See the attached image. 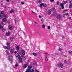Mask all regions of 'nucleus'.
Wrapping results in <instances>:
<instances>
[{"instance_id":"1","label":"nucleus","mask_w":72,"mask_h":72,"mask_svg":"<svg viewBox=\"0 0 72 72\" xmlns=\"http://www.w3.org/2000/svg\"><path fill=\"white\" fill-rule=\"evenodd\" d=\"M17 56H18V57H19V56L20 55V53H17ZM18 57V59H19L18 62L19 63H21L22 62V57Z\"/></svg>"},{"instance_id":"2","label":"nucleus","mask_w":72,"mask_h":72,"mask_svg":"<svg viewBox=\"0 0 72 72\" xmlns=\"http://www.w3.org/2000/svg\"><path fill=\"white\" fill-rule=\"evenodd\" d=\"M21 55L22 56L21 57L23 58L25 55V51L24 50H21Z\"/></svg>"},{"instance_id":"3","label":"nucleus","mask_w":72,"mask_h":72,"mask_svg":"<svg viewBox=\"0 0 72 72\" xmlns=\"http://www.w3.org/2000/svg\"><path fill=\"white\" fill-rule=\"evenodd\" d=\"M6 18H7V15H6L3 16V22H5L6 21Z\"/></svg>"},{"instance_id":"4","label":"nucleus","mask_w":72,"mask_h":72,"mask_svg":"<svg viewBox=\"0 0 72 72\" xmlns=\"http://www.w3.org/2000/svg\"><path fill=\"white\" fill-rule=\"evenodd\" d=\"M34 71L33 69H29L26 70V72H34Z\"/></svg>"},{"instance_id":"5","label":"nucleus","mask_w":72,"mask_h":72,"mask_svg":"<svg viewBox=\"0 0 72 72\" xmlns=\"http://www.w3.org/2000/svg\"><path fill=\"white\" fill-rule=\"evenodd\" d=\"M58 66L59 68H62L63 67V65L61 63H60L58 64Z\"/></svg>"},{"instance_id":"6","label":"nucleus","mask_w":72,"mask_h":72,"mask_svg":"<svg viewBox=\"0 0 72 72\" xmlns=\"http://www.w3.org/2000/svg\"><path fill=\"white\" fill-rule=\"evenodd\" d=\"M4 49H8V50H9V49H10V47L8 46H6L4 47Z\"/></svg>"},{"instance_id":"7","label":"nucleus","mask_w":72,"mask_h":72,"mask_svg":"<svg viewBox=\"0 0 72 72\" xmlns=\"http://www.w3.org/2000/svg\"><path fill=\"white\" fill-rule=\"evenodd\" d=\"M72 0H71L70 1V4H69V8H72Z\"/></svg>"},{"instance_id":"8","label":"nucleus","mask_w":72,"mask_h":72,"mask_svg":"<svg viewBox=\"0 0 72 72\" xmlns=\"http://www.w3.org/2000/svg\"><path fill=\"white\" fill-rule=\"evenodd\" d=\"M10 52L12 54H13V53H14V50L13 49H11L10 50Z\"/></svg>"},{"instance_id":"9","label":"nucleus","mask_w":72,"mask_h":72,"mask_svg":"<svg viewBox=\"0 0 72 72\" xmlns=\"http://www.w3.org/2000/svg\"><path fill=\"white\" fill-rule=\"evenodd\" d=\"M47 13L48 14V15L51 14V11L50 10H48L47 11Z\"/></svg>"},{"instance_id":"10","label":"nucleus","mask_w":72,"mask_h":72,"mask_svg":"<svg viewBox=\"0 0 72 72\" xmlns=\"http://www.w3.org/2000/svg\"><path fill=\"white\" fill-rule=\"evenodd\" d=\"M8 30H12V26H8Z\"/></svg>"},{"instance_id":"11","label":"nucleus","mask_w":72,"mask_h":72,"mask_svg":"<svg viewBox=\"0 0 72 72\" xmlns=\"http://www.w3.org/2000/svg\"><path fill=\"white\" fill-rule=\"evenodd\" d=\"M45 60L46 62H48V58L47 56H45Z\"/></svg>"},{"instance_id":"12","label":"nucleus","mask_w":72,"mask_h":72,"mask_svg":"<svg viewBox=\"0 0 72 72\" xmlns=\"http://www.w3.org/2000/svg\"><path fill=\"white\" fill-rule=\"evenodd\" d=\"M61 17H62V16H61V15H59L57 16V18L58 19H60Z\"/></svg>"},{"instance_id":"13","label":"nucleus","mask_w":72,"mask_h":72,"mask_svg":"<svg viewBox=\"0 0 72 72\" xmlns=\"http://www.w3.org/2000/svg\"><path fill=\"white\" fill-rule=\"evenodd\" d=\"M17 50H19V49H20V47L19 46H17L16 48Z\"/></svg>"},{"instance_id":"14","label":"nucleus","mask_w":72,"mask_h":72,"mask_svg":"<svg viewBox=\"0 0 72 72\" xmlns=\"http://www.w3.org/2000/svg\"><path fill=\"white\" fill-rule=\"evenodd\" d=\"M27 67V65L26 64H25L24 66H23V67L24 68H26V67Z\"/></svg>"},{"instance_id":"15","label":"nucleus","mask_w":72,"mask_h":72,"mask_svg":"<svg viewBox=\"0 0 72 72\" xmlns=\"http://www.w3.org/2000/svg\"><path fill=\"white\" fill-rule=\"evenodd\" d=\"M60 6H61L62 9H63L64 8V7H63V5L62 4H60Z\"/></svg>"},{"instance_id":"16","label":"nucleus","mask_w":72,"mask_h":72,"mask_svg":"<svg viewBox=\"0 0 72 72\" xmlns=\"http://www.w3.org/2000/svg\"><path fill=\"white\" fill-rule=\"evenodd\" d=\"M10 32H8L6 33V35L7 36H8V35H9V34H10Z\"/></svg>"},{"instance_id":"17","label":"nucleus","mask_w":72,"mask_h":72,"mask_svg":"<svg viewBox=\"0 0 72 72\" xmlns=\"http://www.w3.org/2000/svg\"><path fill=\"white\" fill-rule=\"evenodd\" d=\"M33 55H34V56H37V54H36V53H33Z\"/></svg>"},{"instance_id":"18","label":"nucleus","mask_w":72,"mask_h":72,"mask_svg":"<svg viewBox=\"0 0 72 72\" xmlns=\"http://www.w3.org/2000/svg\"><path fill=\"white\" fill-rule=\"evenodd\" d=\"M63 4H66V3H67V2L66 1H63Z\"/></svg>"},{"instance_id":"19","label":"nucleus","mask_w":72,"mask_h":72,"mask_svg":"<svg viewBox=\"0 0 72 72\" xmlns=\"http://www.w3.org/2000/svg\"><path fill=\"white\" fill-rule=\"evenodd\" d=\"M6 53L7 55H9V53L8 51H6Z\"/></svg>"},{"instance_id":"20","label":"nucleus","mask_w":72,"mask_h":72,"mask_svg":"<svg viewBox=\"0 0 72 72\" xmlns=\"http://www.w3.org/2000/svg\"><path fill=\"white\" fill-rule=\"evenodd\" d=\"M14 12V9H12L11 10V11L10 12V13L11 14V13H13Z\"/></svg>"},{"instance_id":"21","label":"nucleus","mask_w":72,"mask_h":72,"mask_svg":"<svg viewBox=\"0 0 72 72\" xmlns=\"http://www.w3.org/2000/svg\"><path fill=\"white\" fill-rule=\"evenodd\" d=\"M44 19L43 18H42L41 20V22L42 23H43L44 22Z\"/></svg>"},{"instance_id":"22","label":"nucleus","mask_w":72,"mask_h":72,"mask_svg":"<svg viewBox=\"0 0 72 72\" xmlns=\"http://www.w3.org/2000/svg\"><path fill=\"white\" fill-rule=\"evenodd\" d=\"M43 6L44 7H46V4H43Z\"/></svg>"},{"instance_id":"23","label":"nucleus","mask_w":72,"mask_h":72,"mask_svg":"<svg viewBox=\"0 0 72 72\" xmlns=\"http://www.w3.org/2000/svg\"><path fill=\"white\" fill-rule=\"evenodd\" d=\"M8 60H9L10 61V63H12V59H10V58H9L8 59Z\"/></svg>"},{"instance_id":"24","label":"nucleus","mask_w":72,"mask_h":72,"mask_svg":"<svg viewBox=\"0 0 72 72\" xmlns=\"http://www.w3.org/2000/svg\"><path fill=\"white\" fill-rule=\"evenodd\" d=\"M14 39V37H11L10 38V40H13Z\"/></svg>"},{"instance_id":"25","label":"nucleus","mask_w":72,"mask_h":72,"mask_svg":"<svg viewBox=\"0 0 72 72\" xmlns=\"http://www.w3.org/2000/svg\"><path fill=\"white\" fill-rule=\"evenodd\" d=\"M42 28H45V25L44 24L42 25Z\"/></svg>"},{"instance_id":"26","label":"nucleus","mask_w":72,"mask_h":72,"mask_svg":"<svg viewBox=\"0 0 72 72\" xmlns=\"http://www.w3.org/2000/svg\"><path fill=\"white\" fill-rule=\"evenodd\" d=\"M28 68H29V69H30V68H32V66H29L28 67Z\"/></svg>"},{"instance_id":"27","label":"nucleus","mask_w":72,"mask_h":72,"mask_svg":"<svg viewBox=\"0 0 72 72\" xmlns=\"http://www.w3.org/2000/svg\"><path fill=\"white\" fill-rule=\"evenodd\" d=\"M1 14H3V15H4V11H2L1 12Z\"/></svg>"},{"instance_id":"28","label":"nucleus","mask_w":72,"mask_h":72,"mask_svg":"<svg viewBox=\"0 0 72 72\" xmlns=\"http://www.w3.org/2000/svg\"><path fill=\"white\" fill-rule=\"evenodd\" d=\"M18 63H17L16 64L15 66V67H18Z\"/></svg>"},{"instance_id":"29","label":"nucleus","mask_w":72,"mask_h":72,"mask_svg":"<svg viewBox=\"0 0 72 72\" xmlns=\"http://www.w3.org/2000/svg\"><path fill=\"white\" fill-rule=\"evenodd\" d=\"M38 3H41V0H38Z\"/></svg>"},{"instance_id":"30","label":"nucleus","mask_w":72,"mask_h":72,"mask_svg":"<svg viewBox=\"0 0 72 72\" xmlns=\"http://www.w3.org/2000/svg\"><path fill=\"white\" fill-rule=\"evenodd\" d=\"M32 13L33 14H35V15L36 14V13L35 12L33 11H32Z\"/></svg>"},{"instance_id":"31","label":"nucleus","mask_w":72,"mask_h":72,"mask_svg":"<svg viewBox=\"0 0 72 72\" xmlns=\"http://www.w3.org/2000/svg\"><path fill=\"white\" fill-rule=\"evenodd\" d=\"M67 11L68 10H64V13H66V12H67Z\"/></svg>"},{"instance_id":"32","label":"nucleus","mask_w":72,"mask_h":72,"mask_svg":"<svg viewBox=\"0 0 72 72\" xmlns=\"http://www.w3.org/2000/svg\"><path fill=\"white\" fill-rule=\"evenodd\" d=\"M56 3H57V5H59V2L57 1V2H56Z\"/></svg>"},{"instance_id":"33","label":"nucleus","mask_w":72,"mask_h":72,"mask_svg":"<svg viewBox=\"0 0 72 72\" xmlns=\"http://www.w3.org/2000/svg\"><path fill=\"white\" fill-rule=\"evenodd\" d=\"M43 4L42 3V4H40V6L41 7H42V6H43Z\"/></svg>"},{"instance_id":"34","label":"nucleus","mask_w":72,"mask_h":72,"mask_svg":"<svg viewBox=\"0 0 72 72\" xmlns=\"http://www.w3.org/2000/svg\"><path fill=\"white\" fill-rule=\"evenodd\" d=\"M58 50H59V51H61V50H62V48H59L58 49Z\"/></svg>"},{"instance_id":"35","label":"nucleus","mask_w":72,"mask_h":72,"mask_svg":"<svg viewBox=\"0 0 72 72\" xmlns=\"http://www.w3.org/2000/svg\"><path fill=\"white\" fill-rule=\"evenodd\" d=\"M50 1H51V2H54V0H50Z\"/></svg>"},{"instance_id":"36","label":"nucleus","mask_w":72,"mask_h":72,"mask_svg":"<svg viewBox=\"0 0 72 72\" xmlns=\"http://www.w3.org/2000/svg\"><path fill=\"white\" fill-rule=\"evenodd\" d=\"M15 23H17V22H18V20L16 19L15 20Z\"/></svg>"},{"instance_id":"37","label":"nucleus","mask_w":72,"mask_h":72,"mask_svg":"<svg viewBox=\"0 0 72 72\" xmlns=\"http://www.w3.org/2000/svg\"><path fill=\"white\" fill-rule=\"evenodd\" d=\"M7 46H8V45H10V43L8 42L7 44Z\"/></svg>"},{"instance_id":"38","label":"nucleus","mask_w":72,"mask_h":72,"mask_svg":"<svg viewBox=\"0 0 72 72\" xmlns=\"http://www.w3.org/2000/svg\"><path fill=\"white\" fill-rule=\"evenodd\" d=\"M3 26L1 25H0V29H1V28H2Z\"/></svg>"},{"instance_id":"39","label":"nucleus","mask_w":72,"mask_h":72,"mask_svg":"<svg viewBox=\"0 0 72 72\" xmlns=\"http://www.w3.org/2000/svg\"><path fill=\"white\" fill-rule=\"evenodd\" d=\"M68 19L71 20V17H68Z\"/></svg>"},{"instance_id":"40","label":"nucleus","mask_w":72,"mask_h":72,"mask_svg":"<svg viewBox=\"0 0 72 72\" xmlns=\"http://www.w3.org/2000/svg\"><path fill=\"white\" fill-rule=\"evenodd\" d=\"M21 4L22 5H23V4H24V2H22L21 3Z\"/></svg>"},{"instance_id":"41","label":"nucleus","mask_w":72,"mask_h":72,"mask_svg":"<svg viewBox=\"0 0 72 72\" xmlns=\"http://www.w3.org/2000/svg\"><path fill=\"white\" fill-rule=\"evenodd\" d=\"M34 22L35 24H36V23L37 24V22H35V21Z\"/></svg>"},{"instance_id":"42","label":"nucleus","mask_w":72,"mask_h":72,"mask_svg":"<svg viewBox=\"0 0 72 72\" xmlns=\"http://www.w3.org/2000/svg\"><path fill=\"white\" fill-rule=\"evenodd\" d=\"M62 39H64L65 37H64V36H62Z\"/></svg>"},{"instance_id":"43","label":"nucleus","mask_w":72,"mask_h":72,"mask_svg":"<svg viewBox=\"0 0 72 72\" xmlns=\"http://www.w3.org/2000/svg\"><path fill=\"white\" fill-rule=\"evenodd\" d=\"M47 28H48V29H49V30H50V26H48L47 27Z\"/></svg>"},{"instance_id":"44","label":"nucleus","mask_w":72,"mask_h":72,"mask_svg":"<svg viewBox=\"0 0 72 72\" xmlns=\"http://www.w3.org/2000/svg\"><path fill=\"white\" fill-rule=\"evenodd\" d=\"M72 52V51H69V54H70V53H71Z\"/></svg>"},{"instance_id":"45","label":"nucleus","mask_w":72,"mask_h":72,"mask_svg":"<svg viewBox=\"0 0 72 72\" xmlns=\"http://www.w3.org/2000/svg\"><path fill=\"white\" fill-rule=\"evenodd\" d=\"M35 72H39V71H38V70H35Z\"/></svg>"},{"instance_id":"46","label":"nucleus","mask_w":72,"mask_h":72,"mask_svg":"<svg viewBox=\"0 0 72 72\" xmlns=\"http://www.w3.org/2000/svg\"><path fill=\"white\" fill-rule=\"evenodd\" d=\"M2 18V16H1V15H0V19H1Z\"/></svg>"},{"instance_id":"47","label":"nucleus","mask_w":72,"mask_h":72,"mask_svg":"<svg viewBox=\"0 0 72 72\" xmlns=\"http://www.w3.org/2000/svg\"><path fill=\"white\" fill-rule=\"evenodd\" d=\"M39 18H41V16L40 15H39Z\"/></svg>"},{"instance_id":"48","label":"nucleus","mask_w":72,"mask_h":72,"mask_svg":"<svg viewBox=\"0 0 72 72\" xmlns=\"http://www.w3.org/2000/svg\"><path fill=\"white\" fill-rule=\"evenodd\" d=\"M44 53L45 54H46V55H48V53Z\"/></svg>"},{"instance_id":"49","label":"nucleus","mask_w":72,"mask_h":72,"mask_svg":"<svg viewBox=\"0 0 72 72\" xmlns=\"http://www.w3.org/2000/svg\"><path fill=\"white\" fill-rule=\"evenodd\" d=\"M1 24H2V25H3V24H4V23H3L2 22H1Z\"/></svg>"},{"instance_id":"50","label":"nucleus","mask_w":72,"mask_h":72,"mask_svg":"<svg viewBox=\"0 0 72 72\" xmlns=\"http://www.w3.org/2000/svg\"><path fill=\"white\" fill-rule=\"evenodd\" d=\"M14 53H15V54H17V52H16V51H15Z\"/></svg>"},{"instance_id":"51","label":"nucleus","mask_w":72,"mask_h":72,"mask_svg":"<svg viewBox=\"0 0 72 72\" xmlns=\"http://www.w3.org/2000/svg\"><path fill=\"white\" fill-rule=\"evenodd\" d=\"M65 15H68V13H67V14H65Z\"/></svg>"},{"instance_id":"52","label":"nucleus","mask_w":72,"mask_h":72,"mask_svg":"<svg viewBox=\"0 0 72 72\" xmlns=\"http://www.w3.org/2000/svg\"><path fill=\"white\" fill-rule=\"evenodd\" d=\"M6 1H7V2H9V0H6Z\"/></svg>"},{"instance_id":"53","label":"nucleus","mask_w":72,"mask_h":72,"mask_svg":"<svg viewBox=\"0 0 72 72\" xmlns=\"http://www.w3.org/2000/svg\"><path fill=\"white\" fill-rule=\"evenodd\" d=\"M66 62H67V61H66V60L64 61V63H66Z\"/></svg>"},{"instance_id":"54","label":"nucleus","mask_w":72,"mask_h":72,"mask_svg":"<svg viewBox=\"0 0 72 72\" xmlns=\"http://www.w3.org/2000/svg\"><path fill=\"white\" fill-rule=\"evenodd\" d=\"M5 67H6V65H5Z\"/></svg>"},{"instance_id":"55","label":"nucleus","mask_w":72,"mask_h":72,"mask_svg":"<svg viewBox=\"0 0 72 72\" xmlns=\"http://www.w3.org/2000/svg\"><path fill=\"white\" fill-rule=\"evenodd\" d=\"M70 54H72V52L71 53H70Z\"/></svg>"},{"instance_id":"56","label":"nucleus","mask_w":72,"mask_h":72,"mask_svg":"<svg viewBox=\"0 0 72 72\" xmlns=\"http://www.w3.org/2000/svg\"><path fill=\"white\" fill-rule=\"evenodd\" d=\"M59 27H60V25L59 26Z\"/></svg>"},{"instance_id":"57","label":"nucleus","mask_w":72,"mask_h":72,"mask_svg":"<svg viewBox=\"0 0 72 72\" xmlns=\"http://www.w3.org/2000/svg\"><path fill=\"white\" fill-rule=\"evenodd\" d=\"M70 72H72V69L71 70V71Z\"/></svg>"},{"instance_id":"58","label":"nucleus","mask_w":72,"mask_h":72,"mask_svg":"<svg viewBox=\"0 0 72 72\" xmlns=\"http://www.w3.org/2000/svg\"><path fill=\"white\" fill-rule=\"evenodd\" d=\"M39 35H40V33H39Z\"/></svg>"},{"instance_id":"59","label":"nucleus","mask_w":72,"mask_h":72,"mask_svg":"<svg viewBox=\"0 0 72 72\" xmlns=\"http://www.w3.org/2000/svg\"><path fill=\"white\" fill-rule=\"evenodd\" d=\"M61 36V37H62V36Z\"/></svg>"}]
</instances>
